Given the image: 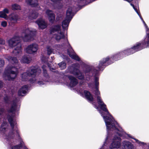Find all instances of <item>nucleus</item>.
<instances>
[{"label":"nucleus","instance_id":"nucleus-15","mask_svg":"<svg viewBox=\"0 0 149 149\" xmlns=\"http://www.w3.org/2000/svg\"><path fill=\"white\" fill-rule=\"evenodd\" d=\"M28 89V86L27 85L24 86L19 90L18 92V95L20 96L24 95L27 93Z\"/></svg>","mask_w":149,"mask_h":149},{"label":"nucleus","instance_id":"nucleus-31","mask_svg":"<svg viewBox=\"0 0 149 149\" xmlns=\"http://www.w3.org/2000/svg\"><path fill=\"white\" fill-rule=\"evenodd\" d=\"M51 1L55 3H59L61 0H51Z\"/></svg>","mask_w":149,"mask_h":149},{"label":"nucleus","instance_id":"nucleus-17","mask_svg":"<svg viewBox=\"0 0 149 149\" xmlns=\"http://www.w3.org/2000/svg\"><path fill=\"white\" fill-rule=\"evenodd\" d=\"M31 61V58L29 55H24L22 57L20 61L22 63L28 64L30 63Z\"/></svg>","mask_w":149,"mask_h":149},{"label":"nucleus","instance_id":"nucleus-24","mask_svg":"<svg viewBox=\"0 0 149 149\" xmlns=\"http://www.w3.org/2000/svg\"><path fill=\"white\" fill-rule=\"evenodd\" d=\"M0 17L4 18L6 19H8V17L7 15L3 11L0 12Z\"/></svg>","mask_w":149,"mask_h":149},{"label":"nucleus","instance_id":"nucleus-4","mask_svg":"<svg viewBox=\"0 0 149 149\" xmlns=\"http://www.w3.org/2000/svg\"><path fill=\"white\" fill-rule=\"evenodd\" d=\"M36 32L35 29L28 28H26L22 33L24 35V37L22 36L20 37L18 36H15L9 40L8 41L9 46L11 47H16L13 51V53L17 55L18 54L21 53L22 49L20 43L21 38L24 41H29L31 40L32 37L36 34Z\"/></svg>","mask_w":149,"mask_h":149},{"label":"nucleus","instance_id":"nucleus-6","mask_svg":"<svg viewBox=\"0 0 149 149\" xmlns=\"http://www.w3.org/2000/svg\"><path fill=\"white\" fill-rule=\"evenodd\" d=\"M130 49L131 48L127 49L123 51L118 52L111 57L107 56L103 58L99 62L98 66L99 70H103L106 66L110 64V63H109V60L117 61L124 56H128L133 54V52L131 51Z\"/></svg>","mask_w":149,"mask_h":149},{"label":"nucleus","instance_id":"nucleus-30","mask_svg":"<svg viewBox=\"0 0 149 149\" xmlns=\"http://www.w3.org/2000/svg\"><path fill=\"white\" fill-rule=\"evenodd\" d=\"M5 44V41L3 39L0 38V44L3 45Z\"/></svg>","mask_w":149,"mask_h":149},{"label":"nucleus","instance_id":"nucleus-11","mask_svg":"<svg viewBox=\"0 0 149 149\" xmlns=\"http://www.w3.org/2000/svg\"><path fill=\"white\" fill-rule=\"evenodd\" d=\"M46 14L48 17V19L50 22L53 23L54 21L55 16L53 12L50 10H47L46 12Z\"/></svg>","mask_w":149,"mask_h":149},{"label":"nucleus","instance_id":"nucleus-2","mask_svg":"<svg viewBox=\"0 0 149 149\" xmlns=\"http://www.w3.org/2000/svg\"><path fill=\"white\" fill-rule=\"evenodd\" d=\"M11 129L7 135L8 124L3 122L0 127V133L8 143L11 146V149H28L24 145L22 139L20 136L15 119L11 116L8 118Z\"/></svg>","mask_w":149,"mask_h":149},{"label":"nucleus","instance_id":"nucleus-18","mask_svg":"<svg viewBox=\"0 0 149 149\" xmlns=\"http://www.w3.org/2000/svg\"><path fill=\"white\" fill-rule=\"evenodd\" d=\"M18 106V108H19V104L16 102V101H13L12 105L11 107L9 110V112L12 113L13 114L14 113L15 111L17 110Z\"/></svg>","mask_w":149,"mask_h":149},{"label":"nucleus","instance_id":"nucleus-22","mask_svg":"<svg viewBox=\"0 0 149 149\" xmlns=\"http://www.w3.org/2000/svg\"><path fill=\"white\" fill-rule=\"evenodd\" d=\"M59 67L61 70L65 69L66 68V63L64 61H62L58 64Z\"/></svg>","mask_w":149,"mask_h":149},{"label":"nucleus","instance_id":"nucleus-40","mask_svg":"<svg viewBox=\"0 0 149 149\" xmlns=\"http://www.w3.org/2000/svg\"><path fill=\"white\" fill-rule=\"evenodd\" d=\"M100 149H102V148H101Z\"/></svg>","mask_w":149,"mask_h":149},{"label":"nucleus","instance_id":"nucleus-8","mask_svg":"<svg viewBox=\"0 0 149 149\" xmlns=\"http://www.w3.org/2000/svg\"><path fill=\"white\" fill-rule=\"evenodd\" d=\"M73 8L72 7L69 8L66 13V17L62 23V27L64 30L67 29L69 23L72 19L74 15L72 12Z\"/></svg>","mask_w":149,"mask_h":149},{"label":"nucleus","instance_id":"nucleus-1","mask_svg":"<svg viewBox=\"0 0 149 149\" xmlns=\"http://www.w3.org/2000/svg\"><path fill=\"white\" fill-rule=\"evenodd\" d=\"M50 32L57 41H59L61 40H63V42L61 44V46L63 47L67 48L68 53L69 56L72 58L79 61L80 65L85 68V69H84L83 71L85 74L86 77H84V75L79 69V65H77V64H73L69 67L66 71V72L73 74L80 80H83L85 79L86 81H91L93 77L92 76L94 75L93 71H93V67L85 64L74 53L69 43L67 37L64 32L61 31V26L56 25L52 26L50 29Z\"/></svg>","mask_w":149,"mask_h":149},{"label":"nucleus","instance_id":"nucleus-25","mask_svg":"<svg viewBox=\"0 0 149 149\" xmlns=\"http://www.w3.org/2000/svg\"><path fill=\"white\" fill-rule=\"evenodd\" d=\"M47 65L48 67L49 68L50 70L54 72V70H55V68L54 67H52V63L49 64V63H48L47 64Z\"/></svg>","mask_w":149,"mask_h":149},{"label":"nucleus","instance_id":"nucleus-27","mask_svg":"<svg viewBox=\"0 0 149 149\" xmlns=\"http://www.w3.org/2000/svg\"><path fill=\"white\" fill-rule=\"evenodd\" d=\"M4 64V61L3 60L0 59V68L2 67Z\"/></svg>","mask_w":149,"mask_h":149},{"label":"nucleus","instance_id":"nucleus-19","mask_svg":"<svg viewBox=\"0 0 149 149\" xmlns=\"http://www.w3.org/2000/svg\"><path fill=\"white\" fill-rule=\"evenodd\" d=\"M28 18L30 19H36L38 16V13L35 11L30 12L27 14Z\"/></svg>","mask_w":149,"mask_h":149},{"label":"nucleus","instance_id":"nucleus-33","mask_svg":"<svg viewBox=\"0 0 149 149\" xmlns=\"http://www.w3.org/2000/svg\"><path fill=\"white\" fill-rule=\"evenodd\" d=\"M3 86V83L2 81H0V89H1Z\"/></svg>","mask_w":149,"mask_h":149},{"label":"nucleus","instance_id":"nucleus-20","mask_svg":"<svg viewBox=\"0 0 149 149\" xmlns=\"http://www.w3.org/2000/svg\"><path fill=\"white\" fill-rule=\"evenodd\" d=\"M26 3L32 7H36L38 5L37 0H26Z\"/></svg>","mask_w":149,"mask_h":149},{"label":"nucleus","instance_id":"nucleus-28","mask_svg":"<svg viewBox=\"0 0 149 149\" xmlns=\"http://www.w3.org/2000/svg\"><path fill=\"white\" fill-rule=\"evenodd\" d=\"M41 59L42 61L45 63L47 62V59L43 56L41 57Z\"/></svg>","mask_w":149,"mask_h":149},{"label":"nucleus","instance_id":"nucleus-14","mask_svg":"<svg viewBox=\"0 0 149 149\" xmlns=\"http://www.w3.org/2000/svg\"><path fill=\"white\" fill-rule=\"evenodd\" d=\"M36 23L38 24L39 27L42 29H44L47 27V23L42 18L38 19Z\"/></svg>","mask_w":149,"mask_h":149},{"label":"nucleus","instance_id":"nucleus-34","mask_svg":"<svg viewBox=\"0 0 149 149\" xmlns=\"http://www.w3.org/2000/svg\"><path fill=\"white\" fill-rule=\"evenodd\" d=\"M3 111L4 110L3 109H0V115H1L3 113Z\"/></svg>","mask_w":149,"mask_h":149},{"label":"nucleus","instance_id":"nucleus-26","mask_svg":"<svg viewBox=\"0 0 149 149\" xmlns=\"http://www.w3.org/2000/svg\"><path fill=\"white\" fill-rule=\"evenodd\" d=\"M4 99L5 102L6 103H8L10 101L9 98L7 96L4 97Z\"/></svg>","mask_w":149,"mask_h":149},{"label":"nucleus","instance_id":"nucleus-9","mask_svg":"<svg viewBox=\"0 0 149 149\" xmlns=\"http://www.w3.org/2000/svg\"><path fill=\"white\" fill-rule=\"evenodd\" d=\"M38 49V45L33 43L28 45L25 49V52L29 54H33L36 52Z\"/></svg>","mask_w":149,"mask_h":149},{"label":"nucleus","instance_id":"nucleus-39","mask_svg":"<svg viewBox=\"0 0 149 149\" xmlns=\"http://www.w3.org/2000/svg\"><path fill=\"white\" fill-rule=\"evenodd\" d=\"M148 146H149V145H148Z\"/></svg>","mask_w":149,"mask_h":149},{"label":"nucleus","instance_id":"nucleus-5","mask_svg":"<svg viewBox=\"0 0 149 149\" xmlns=\"http://www.w3.org/2000/svg\"><path fill=\"white\" fill-rule=\"evenodd\" d=\"M6 58L11 62L13 65H9L7 66L4 71L3 77L6 80H13L16 77L18 73V69L16 67L19 65L18 60L16 57L10 56H7Z\"/></svg>","mask_w":149,"mask_h":149},{"label":"nucleus","instance_id":"nucleus-3","mask_svg":"<svg viewBox=\"0 0 149 149\" xmlns=\"http://www.w3.org/2000/svg\"><path fill=\"white\" fill-rule=\"evenodd\" d=\"M46 67L43 65L42 68L44 76L43 78L38 76L41 71L38 66H31L27 70L26 72H24L21 74L22 81H28L31 84L37 83L39 85L42 86L45 85V82L48 81L49 77L46 70Z\"/></svg>","mask_w":149,"mask_h":149},{"label":"nucleus","instance_id":"nucleus-21","mask_svg":"<svg viewBox=\"0 0 149 149\" xmlns=\"http://www.w3.org/2000/svg\"><path fill=\"white\" fill-rule=\"evenodd\" d=\"M11 9L13 10H20L21 8L20 6L17 3L13 4L11 6Z\"/></svg>","mask_w":149,"mask_h":149},{"label":"nucleus","instance_id":"nucleus-35","mask_svg":"<svg viewBox=\"0 0 149 149\" xmlns=\"http://www.w3.org/2000/svg\"><path fill=\"white\" fill-rule=\"evenodd\" d=\"M88 86L89 87H92L93 86V85L89 83L88 84Z\"/></svg>","mask_w":149,"mask_h":149},{"label":"nucleus","instance_id":"nucleus-12","mask_svg":"<svg viewBox=\"0 0 149 149\" xmlns=\"http://www.w3.org/2000/svg\"><path fill=\"white\" fill-rule=\"evenodd\" d=\"M19 19V16L17 14H13L10 15L8 18V20L10 21L9 24H10L11 22L13 23H16L17 22V21Z\"/></svg>","mask_w":149,"mask_h":149},{"label":"nucleus","instance_id":"nucleus-13","mask_svg":"<svg viewBox=\"0 0 149 149\" xmlns=\"http://www.w3.org/2000/svg\"><path fill=\"white\" fill-rule=\"evenodd\" d=\"M70 81L69 86L71 87H73L76 86L78 83V80L73 76L69 75L68 77Z\"/></svg>","mask_w":149,"mask_h":149},{"label":"nucleus","instance_id":"nucleus-23","mask_svg":"<svg viewBox=\"0 0 149 149\" xmlns=\"http://www.w3.org/2000/svg\"><path fill=\"white\" fill-rule=\"evenodd\" d=\"M47 54L49 55H50L52 53H54V50L52 49L50 46H47Z\"/></svg>","mask_w":149,"mask_h":149},{"label":"nucleus","instance_id":"nucleus-36","mask_svg":"<svg viewBox=\"0 0 149 149\" xmlns=\"http://www.w3.org/2000/svg\"><path fill=\"white\" fill-rule=\"evenodd\" d=\"M60 16H58L57 17V19H58V20H61L62 19V18H61V17H60V18H58L59 17H60Z\"/></svg>","mask_w":149,"mask_h":149},{"label":"nucleus","instance_id":"nucleus-7","mask_svg":"<svg viewBox=\"0 0 149 149\" xmlns=\"http://www.w3.org/2000/svg\"><path fill=\"white\" fill-rule=\"evenodd\" d=\"M131 5L133 7L136 12L139 16L140 19L143 22L145 27L147 34V37L145 39L144 42H138L136 43L134 46L131 48L130 50L132 51L134 53L140 50L145 47H149V29L143 20L141 15L139 13L138 8H136L134 5L132 3H130Z\"/></svg>","mask_w":149,"mask_h":149},{"label":"nucleus","instance_id":"nucleus-32","mask_svg":"<svg viewBox=\"0 0 149 149\" xmlns=\"http://www.w3.org/2000/svg\"><path fill=\"white\" fill-rule=\"evenodd\" d=\"M3 12L6 14V13L8 14L9 13V10L7 8H5L3 10Z\"/></svg>","mask_w":149,"mask_h":149},{"label":"nucleus","instance_id":"nucleus-29","mask_svg":"<svg viewBox=\"0 0 149 149\" xmlns=\"http://www.w3.org/2000/svg\"><path fill=\"white\" fill-rule=\"evenodd\" d=\"M7 24V22L6 21H3L1 23V26L3 27L6 26Z\"/></svg>","mask_w":149,"mask_h":149},{"label":"nucleus","instance_id":"nucleus-38","mask_svg":"<svg viewBox=\"0 0 149 149\" xmlns=\"http://www.w3.org/2000/svg\"><path fill=\"white\" fill-rule=\"evenodd\" d=\"M79 1H81V0H78Z\"/></svg>","mask_w":149,"mask_h":149},{"label":"nucleus","instance_id":"nucleus-10","mask_svg":"<svg viewBox=\"0 0 149 149\" xmlns=\"http://www.w3.org/2000/svg\"><path fill=\"white\" fill-rule=\"evenodd\" d=\"M84 93L85 98L88 102L94 105V107L96 109H98V107L95 104V103L94 102V99L90 93L86 90H84Z\"/></svg>","mask_w":149,"mask_h":149},{"label":"nucleus","instance_id":"nucleus-37","mask_svg":"<svg viewBox=\"0 0 149 149\" xmlns=\"http://www.w3.org/2000/svg\"><path fill=\"white\" fill-rule=\"evenodd\" d=\"M51 58H52V59H53V57H52H52H51Z\"/></svg>","mask_w":149,"mask_h":149},{"label":"nucleus","instance_id":"nucleus-16","mask_svg":"<svg viewBox=\"0 0 149 149\" xmlns=\"http://www.w3.org/2000/svg\"><path fill=\"white\" fill-rule=\"evenodd\" d=\"M123 149H133V146L132 143L128 141H124L123 142Z\"/></svg>","mask_w":149,"mask_h":149}]
</instances>
